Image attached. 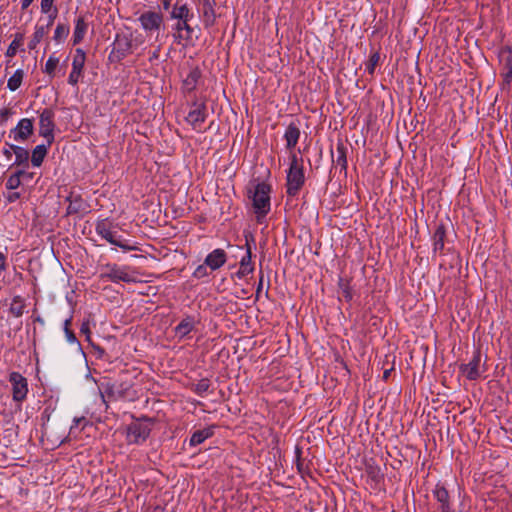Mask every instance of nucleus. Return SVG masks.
<instances>
[{
	"label": "nucleus",
	"instance_id": "1",
	"mask_svg": "<svg viewBox=\"0 0 512 512\" xmlns=\"http://www.w3.org/2000/svg\"><path fill=\"white\" fill-rule=\"evenodd\" d=\"M127 372L119 374V378L114 382L107 381L101 383L99 389L103 401L109 400H128L133 401L136 398V392L133 390V383L126 379Z\"/></svg>",
	"mask_w": 512,
	"mask_h": 512
},
{
	"label": "nucleus",
	"instance_id": "2",
	"mask_svg": "<svg viewBox=\"0 0 512 512\" xmlns=\"http://www.w3.org/2000/svg\"><path fill=\"white\" fill-rule=\"evenodd\" d=\"M289 168L286 173V194L289 197H295L299 194L305 185V174L302 157L297 153L289 155Z\"/></svg>",
	"mask_w": 512,
	"mask_h": 512
},
{
	"label": "nucleus",
	"instance_id": "3",
	"mask_svg": "<svg viewBox=\"0 0 512 512\" xmlns=\"http://www.w3.org/2000/svg\"><path fill=\"white\" fill-rule=\"evenodd\" d=\"M271 185L266 182H259L254 189L248 190V197L252 200V207L258 223L270 212L271 209Z\"/></svg>",
	"mask_w": 512,
	"mask_h": 512
},
{
	"label": "nucleus",
	"instance_id": "4",
	"mask_svg": "<svg viewBox=\"0 0 512 512\" xmlns=\"http://www.w3.org/2000/svg\"><path fill=\"white\" fill-rule=\"evenodd\" d=\"M155 423L154 418L142 416L128 424L126 428V441L128 444L141 445L151 433L152 425Z\"/></svg>",
	"mask_w": 512,
	"mask_h": 512
},
{
	"label": "nucleus",
	"instance_id": "5",
	"mask_svg": "<svg viewBox=\"0 0 512 512\" xmlns=\"http://www.w3.org/2000/svg\"><path fill=\"white\" fill-rule=\"evenodd\" d=\"M113 222L109 218L99 219L95 223L96 233L104 240L112 245L121 248L123 251H133L136 247L129 243L128 240H122L117 237V232L113 230Z\"/></svg>",
	"mask_w": 512,
	"mask_h": 512
},
{
	"label": "nucleus",
	"instance_id": "6",
	"mask_svg": "<svg viewBox=\"0 0 512 512\" xmlns=\"http://www.w3.org/2000/svg\"><path fill=\"white\" fill-rule=\"evenodd\" d=\"M39 114V136L43 137L48 146H51L55 140V110L51 107L38 111Z\"/></svg>",
	"mask_w": 512,
	"mask_h": 512
},
{
	"label": "nucleus",
	"instance_id": "7",
	"mask_svg": "<svg viewBox=\"0 0 512 512\" xmlns=\"http://www.w3.org/2000/svg\"><path fill=\"white\" fill-rule=\"evenodd\" d=\"M132 38L130 35L117 33L108 55L110 63H119L132 53Z\"/></svg>",
	"mask_w": 512,
	"mask_h": 512
},
{
	"label": "nucleus",
	"instance_id": "8",
	"mask_svg": "<svg viewBox=\"0 0 512 512\" xmlns=\"http://www.w3.org/2000/svg\"><path fill=\"white\" fill-rule=\"evenodd\" d=\"M460 373L469 381L478 380L486 371L485 364L482 363V354L480 348H475L472 358L468 363L459 366Z\"/></svg>",
	"mask_w": 512,
	"mask_h": 512
},
{
	"label": "nucleus",
	"instance_id": "9",
	"mask_svg": "<svg viewBox=\"0 0 512 512\" xmlns=\"http://www.w3.org/2000/svg\"><path fill=\"white\" fill-rule=\"evenodd\" d=\"M8 381L12 386V399L16 403H22L26 400L29 387L28 380L20 372L12 371L9 373Z\"/></svg>",
	"mask_w": 512,
	"mask_h": 512
},
{
	"label": "nucleus",
	"instance_id": "10",
	"mask_svg": "<svg viewBox=\"0 0 512 512\" xmlns=\"http://www.w3.org/2000/svg\"><path fill=\"white\" fill-rule=\"evenodd\" d=\"M104 272L101 273V278L107 279L114 283L119 282H134L135 277L129 272L128 266H119L117 264H106Z\"/></svg>",
	"mask_w": 512,
	"mask_h": 512
},
{
	"label": "nucleus",
	"instance_id": "11",
	"mask_svg": "<svg viewBox=\"0 0 512 512\" xmlns=\"http://www.w3.org/2000/svg\"><path fill=\"white\" fill-rule=\"evenodd\" d=\"M191 110L185 117V121L191 125L193 130L202 132V124L208 117L207 106L205 102H198L197 100L191 103Z\"/></svg>",
	"mask_w": 512,
	"mask_h": 512
},
{
	"label": "nucleus",
	"instance_id": "12",
	"mask_svg": "<svg viewBox=\"0 0 512 512\" xmlns=\"http://www.w3.org/2000/svg\"><path fill=\"white\" fill-rule=\"evenodd\" d=\"M138 21L142 29L148 34L159 33L164 25L163 14L152 10L144 11L138 17Z\"/></svg>",
	"mask_w": 512,
	"mask_h": 512
},
{
	"label": "nucleus",
	"instance_id": "13",
	"mask_svg": "<svg viewBox=\"0 0 512 512\" xmlns=\"http://www.w3.org/2000/svg\"><path fill=\"white\" fill-rule=\"evenodd\" d=\"M252 245H255L254 236L251 233L245 234L246 253L241 258L239 270L235 274L239 279L244 278L254 271V265L252 263Z\"/></svg>",
	"mask_w": 512,
	"mask_h": 512
},
{
	"label": "nucleus",
	"instance_id": "14",
	"mask_svg": "<svg viewBox=\"0 0 512 512\" xmlns=\"http://www.w3.org/2000/svg\"><path fill=\"white\" fill-rule=\"evenodd\" d=\"M85 62V51L82 48H76L72 60V69L68 76V83L71 86H77L80 79L83 77Z\"/></svg>",
	"mask_w": 512,
	"mask_h": 512
},
{
	"label": "nucleus",
	"instance_id": "15",
	"mask_svg": "<svg viewBox=\"0 0 512 512\" xmlns=\"http://www.w3.org/2000/svg\"><path fill=\"white\" fill-rule=\"evenodd\" d=\"M34 132L33 119L22 118L18 121L15 128L10 131L9 137L16 142L26 141Z\"/></svg>",
	"mask_w": 512,
	"mask_h": 512
},
{
	"label": "nucleus",
	"instance_id": "16",
	"mask_svg": "<svg viewBox=\"0 0 512 512\" xmlns=\"http://www.w3.org/2000/svg\"><path fill=\"white\" fill-rule=\"evenodd\" d=\"M217 3L215 1H211L209 3H203L197 5V11L202 20L203 26L205 29H210L216 24L217 13L216 7Z\"/></svg>",
	"mask_w": 512,
	"mask_h": 512
},
{
	"label": "nucleus",
	"instance_id": "17",
	"mask_svg": "<svg viewBox=\"0 0 512 512\" xmlns=\"http://www.w3.org/2000/svg\"><path fill=\"white\" fill-rule=\"evenodd\" d=\"M432 494L438 503L439 512H455L450 494L444 485L437 483Z\"/></svg>",
	"mask_w": 512,
	"mask_h": 512
},
{
	"label": "nucleus",
	"instance_id": "18",
	"mask_svg": "<svg viewBox=\"0 0 512 512\" xmlns=\"http://www.w3.org/2000/svg\"><path fill=\"white\" fill-rule=\"evenodd\" d=\"M66 201L69 203L66 209V215H77L80 213H85L89 209V205L83 199V197L73 191H71L66 197Z\"/></svg>",
	"mask_w": 512,
	"mask_h": 512
},
{
	"label": "nucleus",
	"instance_id": "19",
	"mask_svg": "<svg viewBox=\"0 0 512 512\" xmlns=\"http://www.w3.org/2000/svg\"><path fill=\"white\" fill-rule=\"evenodd\" d=\"M190 21L191 20H179L174 24L173 30L175 33L173 36L177 43H181L182 41L187 43L192 42L194 29L190 25Z\"/></svg>",
	"mask_w": 512,
	"mask_h": 512
},
{
	"label": "nucleus",
	"instance_id": "20",
	"mask_svg": "<svg viewBox=\"0 0 512 512\" xmlns=\"http://www.w3.org/2000/svg\"><path fill=\"white\" fill-rule=\"evenodd\" d=\"M365 473L367 475V483L373 489H378L381 482L384 480V474L379 465L374 460L365 463Z\"/></svg>",
	"mask_w": 512,
	"mask_h": 512
},
{
	"label": "nucleus",
	"instance_id": "21",
	"mask_svg": "<svg viewBox=\"0 0 512 512\" xmlns=\"http://www.w3.org/2000/svg\"><path fill=\"white\" fill-rule=\"evenodd\" d=\"M301 131L299 122H291L285 129L283 138L286 142V149L291 153L295 152V147L300 139Z\"/></svg>",
	"mask_w": 512,
	"mask_h": 512
},
{
	"label": "nucleus",
	"instance_id": "22",
	"mask_svg": "<svg viewBox=\"0 0 512 512\" xmlns=\"http://www.w3.org/2000/svg\"><path fill=\"white\" fill-rule=\"evenodd\" d=\"M201 78V69L198 66L192 67L187 76L182 80V93L190 94L195 91Z\"/></svg>",
	"mask_w": 512,
	"mask_h": 512
},
{
	"label": "nucleus",
	"instance_id": "23",
	"mask_svg": "<svg viewBox=\"0 0 512 512\" xmlns=\"http://www.w3.org/2000/svg\"><path fill=\"white\" fill-rule=\"evenodd\" d=\"M193 17H194V13L192 12L188 3L177 0L173 4L172 10L170 12V18L172 20H176V21L192 20Z\"/></svg>",
	"mask_w": 512,
	"mask_h": 512
},
{
	"label": "nucleus",
	"instance_id": "24",
	"mask_svg": "<svg viewBox=\"0 0 512 512\" xmlns=\"http://www.w3.org/2000/svg\"><path fill=\"white\" fill-rule=\"evenodd\" d=\"M204 261L211 270H218L226 263L227 254L223 249L217 248L210 252Z\"/></svg>",
	"mask_w": 512,
	"mask_h": 512
},
{
	"label": "nucleus",
	"instance_id": "25",
	"mask_svg": "<svg viewBox=\"0 0 512 512\" xmlns=\"http://www.w3.org/2000/svg\"><path fill=\"white\" fill-rule=\"evenodd\" d=\"M446 238V228L443 223H439L436 225V228L432 235L433 241V253L440 252L442 253L444 250Z\"/></svg>",
	"mask_w": 512,
	"mask_h": 512
},
{
	"label": "nucleus",
	"instance_id": "26",
	"mask_svg": "<svg viewBox=\"0 0 512 512\" xmlns=\"http://www.w3.org/2000/svg\"><path fill=\"white\" fill-rule=\"evenodd\" d=\"M9 148L13 151L15 154V161L13 165L15 166H22L24 168H27L29 166V152L27 149L17 146L14 144H8Z\"/></svg>",
	"mask_w": 512,
	"mask_h": 512
},
{
	"label": "nucleus",
	"instance_id": "27",
	"mask_svg": "<svg viewBox=\"0 0 512 512\" xmlns=\"http://www.w3.org/2000/svg\"><path fill=\"white\" fill-rule=\"evenodd\" d=\"M196 321L193 316L187 315L175 327V334L180 338H185L194 329Z\"/></svg>",
	"mask_w": 512,
	"mask_h": 512
},
{
	"label": "nucleus",
	"instance_id": "28",
	"mask_svg": "<svg viewBox=\"0 0 512 512\" xmlns=\"http://www.w3.org/2000/svg\"><path fill=\"white\" fill-rule=\"evenodd\" d=\"M214 429L215 426H209L201 430H196L190 437L189 445L195 447L202 444L206 439L214 435Z\"/></svg>",
	"mask_w": 512,
	"mask_h": 512
},
{
	"label": "nucleus",
	"instance_id": "29",
	"mask_svg": "<svg viewBox=\"0 0 512 512\" xmlns=\"http://www.w3.org/2000/svg\"><path fill=\"white\" fill-rule=\"evenodd\" d=\"M87 29H88V25H87L84 17L79 16L75 20V27H74V31H73V37H72L73 45H78L79 43H81L83 41L85 34L87 32Z\"/></svg>",
	"mask_w": 512,
	"mask_h": 512
},
{
	"label": "nucleus",
	"instance_id": "30",
	"mask_svg": "<svg viewBox=\"0 0 512 512\" xmlns=\"http://www.w3.org/2000/svg\"><path fill=\"white\" fill-rule=\"evenodd\" d=\"M26 308V302L23 297L20 295H16L12 298V301L10 303L9 307V313L15 317L19 318L24 314Z\"/></svg>",
	"mask_w": 512,
	"mask_h": 512
},
{
	"label": "nucleus",
	"instance_id": "31",
	"mask_svg": "<svg viewBox=\"0 0 512 512\" xmlns=\"http://www.w3.org/2000/svg\"><path fill=\"white\" fill-rule=\"evenodd\" d=\"M337 158L333 160L337 166L341 167V170L346 174L347 171V147L343 142L339 141L336 145Z\"/></svg>",
	"mask_w": 512,
	"mask_h": 512
},
{
	"label": "nucleus",
	"instance_id": "32",
	"mask_svg": "<svg viewBox=\"0 0 512 512\" xmlns=\"http://www.w3.org/2000/svg\"><path fill=\"white\" fill-rule=\"evenodd\" d=\"M50 146H48V143L46 145L44 144H41V145H37L33 151H32V156H31V163L34 167H39L41 166V164L43 163V160L45 158V156L47 155V152H48V148Z\"/></svg>",
	"mask_w": 512,
	"mask_h": 512
},
{
	"label": "nucleus",
	"instance_id": "33",
	"mask_svg": "<svg viewBox=\"0 0 512 512\" xmlns=\"http://www.w3.org/2000/svg\"><path fill=\"white\" fill-rule=\"evenodd\" d=\"M48 32L49 31L47 30V26L37 24L35 26V31L32 35V38L28 43V49L34 50L37 47V45L43 40V38L47 36Z\"/></svg>",
	"mask_w": 512,
	"mask_h": 512
},
{
	"label": "nucleus",
	"instance_id": "34",
	"mask_svg": "<svg viewBox=\"0 0 512 512\" xmlns=\"http://www.w3.org/2000/svg\"><path fill=\"white\" fill-rule=\"evenodd\" d=\"M23 41H24V34L16 33L14 35V39L12 40V42L10 43V45L8 46V48L5 52V56L8 58H13L16 55L18 49L23 45Z\"/></svg>",
	"mask_w": 512,
	"mask_h": 512
},
{
	"label": "nucleus",
	"instance_id": "35",
	"mask_svg": "<svg viewBox=\"0 0 512 512\" xmlns=\"http://www.w3.org/2000/svg\"><path fill=\"white\" fill-rule=\"evenodd\" d=\"M501 76L503 78V85L510 86L512 82V58L510 56L503 60Z\"/></svg>",
	"mask_w": 512,
	"mask_h": 512
},
{
	"label": "nucleus",
	"instance_id": "36",
	"mask_svg": "<svg viewBox=\"0 0 512 512\" xmlns=\"http://www.w3.org/2000/svg\"><path fill=\"white\" fill-rule=\"evenodd\" d=\"M24 71L17 69L14 74L8 79L7 88L10 91H16L22 84L24 79Z\"/></svg>",
	"mask_w": 512,
	"mask_h": 512
},
{
	"label": "nucleus",
	"instance_id": "37",
	"mask_svg": "<svg viewBox=\"0 0 512 512\" xmlns=\"http://www.w3.org/2000/svg\"><path fill=\"white\" fill-rule=\"evenodd\" d=\"M70 32L69 25L58 23L53 35V40L60 44L66 40Z\"/></svg>",
	"mask_w": 512,
	"mask_h": 512
},
{
	"label": "nucleus",
	"instance_id": "38",
	"mask_svg": "<svg viewBox=\"0 0 512 512\" xmlns=\"http://www.w3.org/2000/svg\"><path fill=\"white\" fill-rule=\"evenodd\" d=\"M211 382L208 378H202L192 385V391L200 397H204L209 391Z\"/></svg>",
	"mask_w": 512,
	"mask_h": 512
},
{
	"label": "nucleus",
	"instance_id": "39",
	"mask_svg": "<svg viewBox=\"0 0 512 512\" xmlns=\"http://www.w3.org/2000/svg\"><path fill=\"white\" fill-rule=\"evenodd\" d=\"M59 65V58L55 56V54H51L48 60L45 63L43 68V72L49 75L51 78L55 76V71L57 66Z\"/></svg>",
	"mask_w": 512,
	"mask_h": 512
},
{
	"label": "nucleus",
	"instance_id": "40",
	"mask_svg": "<svg viewBox=\"0 0 512 512\" xmlns=\"http://www.w3.org/2000/svg\"><path fill=\"white\" fill-rule=\"evenodd\" d=\"M21 174L23 172H14L6 180L5 187L8 190H16L21 186Z\"/></svg>",
	"mask_w": 512,
	"mask_h": 512
},
{
	"label": "nucleus",
	"instance_id": "41",
	"mask_svg": "<svg viewBox=\"0 0 512 512\" xmlns=\"http://www.w3.org/2000/svg\"><path fill=\"white\" fill-rule=\"evenodd\" d=\"M88 424V420L85 417H75L73 420V424L70 427V435L77 437L80 433L81 429H83Z\"/></svg>",
	"mask_w": 512,
	"mask_h": 512
},
{
	"label": "nucleus",
	"instance_id": "42",
	"mask_svg": "<svg viewBox=\"0 0 512 512\" xmlns=\"http://www.w3.org/2000/svg\"><path fill=\"white\" fill-rule=\"evenodd\" d=\"M338 286L342 291L343 297L347 302H350L353 298L352 290L349 285V282L344 280L343 278L339 279Z\"/></svg>",
	"mask_w": 512,
	"mask_h": 512
},
{
	"label": "nucleus",
	"instance_id": "43",
	"mask_svg": "<svg viewBox=\"0 0 512 512\" xmlns=\"http://www.w3.org/2000/svg\"><path fill=\"white\" fill-rule=\"evenodd\" d=\"M380 60V54L379 52H374L370 55L368 62L366 63V71L373 75L375 68Z\"/></svg>",
	"mask_w": 512,
	"mask_h": 512
},
{
	"label": "nucleus",
	"instance_id": "44",
	"mask_svg": "<svg viewBox=\"0 0 512 512\" xmlns=\"http://www.w3.org/2000/svg\"><path fill=\"white\" fill-rule=\"evenodd\" d=\"M207 265L204 264H201L199 265L195 270L194 272L192 273V276L196 279H202L204 277H207L208 276V270H207Z\"/></svg>",
	"mask_w": 512,
	"mask_h": 512
},
{
	"label": "nucleus",
	"instance_id": "45",
	"mask_svg": "<svg viewBox=\"0 0 512 512\" xmlns=\"http://www.w3.org/2000/svg\"><path fill=\"white\" fill-rule=\"evenodd\" d=\"M80 332H81V334L85 335L87 341L91 340V329H90L89 318L83 320V322L81 323Z\"/></svg>",
	"mask_w": 512,
	"mask_h": 512
},
{
	"label": "nucleus",
	"instance_id": "46",
	"mask_svg": "<svg viewBox=\"0 0 512 512\" xmlns=\"http://www.w3.org/2000/svg\"><path fill=\"white\" fill-rule=\"evenodd\" d=\"M21 197V193L15 190H10L8 193L4 194V198L6 203H15Z\"/></svg>",
	"mask_w": 512,
	"mask_h": 512
},
{
	"label": "nucleus",
	"instance_id": "47",
	"mask_svg": "<svg viewBox=\"0 0 512 512\" xmlns=\"http://www.w3.org/2000/svg\"><path fill=\"white\" fill-rule=\"evenodd\" d=\"M13 114V111L9 108L0 109V126H3Z\"/></svg>",
	"mask_w": 512,
	"mask_h": 512
},
{
	"label": "nucleus",
	"instance_id": "48",
	"mask_svg": "<svg viewBox=\"0 0 512 512\" xmlns=\"http://www.w3.org/2000/svg\"><path fill=\"white\" fill-rule=\"evenodd\" d=\"M64 333L68 343L80 346V342L78 341L75 333L71 329L64 330Z\"/></svg>",
	"mask_w": 512,
	"mask_h": 512
},
{
	"label": "nucleus",
	"instance_id": "49",
	"mask_svg": "<svg viewBox=\"0 0 512 512\" xmlns=\"http://www.w3.org/2000/svg\"><path fill=\"white\" fill-rule=\"evenodd\" d=\"M54 0H41V12L42 13H50L53 9Z\"/></svg>",
	"mask_w": 512,
	"mask_h": 512
},
{
	"label": "nucleus",
	"instance_id": "50",
	"mask_svg": "<svg viewBox=\"0 0 512 512\" xmlns=\"http://www.w3.org/2000/svg\"><path fill=\"white\" fill-rule=\"evenodd\" d=\"M57 13H58V10L56 7H54L50 13H47L48 14V21H47V24L45 26H47V30L49 31V29L51 28V26L54 24V21L57 17Z\"/></svg>",
	"mask_w": 512,
	"mask_h": 512
},
{
	"label": "nucleus",
	"instance_id": "51",
	"mask_svg": "<svg viewBox=\"0 0 512 512\" xmlns=\"http://www.w3.org/2000/svg\"><path fill=\"white\" fill-rule=\"evenodd\" d=\"M302 450L299 446L295 448V456H296V466L299 471L302 469V459H301Z\"/></svg>",
	"mask_w": 512,
	"mask_h": 512
},
{
	"label": "nucleus",
	"instance_id": "52",
	"mask_svg": "<svg viewBox=\"0 0 512 512\" xmlns=\"http://www.w3.org/2000/svg\"><path fill=\"white\" fill-rule=\"evenodd\" d=\"M263 279H264V274H263V271L260 270L259 282H258L257 289H256V299L257 300L260 297V293H261V290H262V287H263Z\"/></svg>",
	"mask_w": 512,
	"mask_h": 512
},
{
	"label": "nucleus",
	"instance_id": "53",
	"mask_svg": "<svg viewBox=\"0 0 512 512\" xmlns=\"http://www.w3.org/2000/svg\"><path fill=\"white\" fill-rule=\"evenodd\" d=\"M16 172H23V174H21V179H32L33 177V173H30V172H27L26 171V168L23 167V169H19L17 170Z\"/></svg>",
	"mask_w": 512,
	"mask_h": 512
},
{
	"label": "nucleus",
	"instance_id": "54",
	"mask_svg": "<svg viewBox=\"0 0 512 512\" xmlns=\"http://www.w3.org/2000/svg\"><path fill=\"white\" fill-rule=\"evenodd\" d=\"M6 269V256L0 252V273Z\"/></svg>",
	"mask_w": 512,
	"mask_h": 512
},
{
	"label": "nucleus",
	"instance_id": "55",
	"mask_svg": "<svg viewBox=\"0 0 512 512\" xmlns=\"http://www.w3.org/2000/svg\"><path fill=\"white\" fill-rule=\"evenodd\" d=\"M34 0H21V9L26 10Z\"/></svg>",
	"mask_w": 512,
	"mask_h": 512
},
{
	"label": "nucleus",
	"instance_id": "56",
	"mask_svg": "<svg viewBox=\"0 0 512 512\" xmlns=\"http://www.w3.org/2000/svg\"><path fill=\"white\" fill-rule=\"evenodd\" d=\"M71 324H72V315L64 321L63 330L70 329Z\"/></svg>",
	"mask_w": 512,
	"mask_h": 512
},
{
	"label": "nucleus",
	"instance_id": "57",
	"mask_svg": "<svg viewBox=\"0 0 512 512\" xmlns=\"http://www.w3.org/2000/svg\"><path fill=\"white\" fill-rule=\"evenodd\" d=\"M162 6L164 10H168L171 5V0H162Z\"/></svg>",
	"mask_w": 512,
	"mask_h": 512
},
{
	"label": "nucleus",
	"instance_id": "58",
	"mask_svg": "<svg viewBox=\"0 0 512 512\" xmlns=\"http://www.w3.org/2000/svg\"><path fill=\"white\" fill-rule=\"evenodd\" d=\"M95 350L98 352L100 358H102L105 354V350L100 346H94Z\"/></svg>",
	"mask_w": 512,
	"mask_h": 512
},
{
	"label": "nucleus",
	"instance_id": "59",
	"mask_svg": "<svg viewBox=\"0 0 512 512\" xmlns=\"http://www.w3.org/2000/svg\"><path fill=\"white\" fill-rule=\"evenodd\" d=\"M35 322H38L40 323L41 325H44V319L40 316H37L35 319H34Z\"/></svg>",
	"mask_w": 512,
	"mask_h": 512
},
{
	"label": "nucleus",
	"instance_id": "60",
	"mask_svg": "<svg viewBox=\"0 0 512 512\" xmlns=\"http://www.w3.org/2000/svg\"><path fill=\"white\" fill-rule=\"evenodd\" d=\"M389 376H390V370H385L383 372V378L386 380V379H388Z\"/></svg>",
	"mask_w": 512,
	"mask_h": 512
},
{
	"label": "nucleus",
	"instance_id": "61",
	"mask_svg": "<svg viewBox=\"0 0 512 512\" xmlns=\"http://www.w3.org/2000/svg\"><path fill=\"white\" fill-rule=\"evenodd\" d=\"M12 152H13V151H12L11 149H10V150H5V151H4V154H5L7 157H10Z\"/></svg>",
	"mask_w": 512,
	"mask_h": 512
},
{
	"label": "nucleus",
	"instance_id": "62",
	"mask_svg": "<svg viewBox=\"0 0 512 512\" xmlns=\"http://www.w3.org/2000/svg\"><path fill=\"white\" fill-rule=\"evenodd\" d=\"M153 58H155V59H156V58H158V51H155V52L153 53V55H152L151 59H153Z\"/></svg>",
	"mask_w": 512,
	"mask_h": 512
},
{
	"label": "nucleus",
	"instance_id": "63",
	"mask_svg": "<svg viewBox=\"0 0 512 512\" xmlns=\"http://www.w3.org/2000/svg\"><path fill=\"white\" fill-rule=\"evenodd\" d=\"M10 64H11V60H8L7 61V67L10 66Z\"/></svg>",
	"mask_w": 512,
	"mask_h": 512
}]
</instances>
